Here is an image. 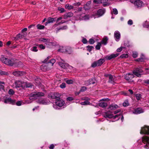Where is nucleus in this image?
<instances>
[{
    "label": "nucleus",
    "mask_w": 149,
    "mask_h": 149,
    "mask_svg": "<svg viewBox=\"0 0 149 149\" xmlns=\"http://www.w3.org/2000/svg\"><path fill=\"white\" fill-rule=\"evenodd\" d=\"M142 68L141 67L136 68L133 71V74L130 73L127 74L125 76V79L129 82H131L133 81L132 79L134 77V74L137 77H141L142 74L141 73L143 72Z\"/></svg>",
    "instance_id": "obj_1"
},
{
    "label": "nucleus",
    "mask_w": 149,
    "mask_h": 149,
    "mask_svg": "<svg viewBox=\"0 0 149 149\" xmlns=\"http://www.w3.org/2000/svg\"><path fill=\"white\" fill-rule=\"evenodd\" d=\"M140 133L146 135L143 137L142 141L143 143L146 144L145 148H149V126H144L142 127Z\"/></svg>",
    "instance_id": "obj_2"
},
{
    "label": "nucleus",
    "mask_w": 149,
    "mask_h": 149,
    "mask_svg": "<svg viewBox=\"0 0 149 149\" xmlns=\"http://www.w3.org/2000/svg\"><path fill=\"white\" fill-rule=\"evenodd\" d=\"M103 116L106 118H113V119L116 120H115L112 121V122H113L115 121L118 120L120 117L119 116H120V114H117L115 116H113V112L111 111L110 110H108L104 112H103Z\"/></svg>",
    "instance_id": "obj_3"
},
{
    "label": "nucleus",
    "mask_w": 149,
    "mask_h": 149,
    "mask_svg": "<svg viewBox=\"0 0 149 149\" xmlns=\"http://www.w3.org/2000/svg\"><path fill=\"white\" fill-rule=\"evenodd\" d=\"M56 60L54 59L50 60L45 64L42 65L41 66V69L43 71L49 70L50 67H52L55 63Z\"/></svg>",
    "instance_id": "obj_4"
},
{
    "label": "nucleus",
    "mask_w": 149,
    "mask_h": 149,
    "mask_svg": "<svg viewBox=\"0 0 149 149\" xmlns=\"http://www.w3.org/2000/svg\"><path fill=\"white\" fill-rule=\"evenodd\" d=\"M22 64V63L13 59H8L6 65L10 66H14L15 67H19Z\"/></svg>",
    "instance_id": "obj_5"
},
{
    "label": "nucleus",
    "mask_w": 149,
    "mask_h": 149,
    "mask_svg": "<svg viewBox=\"0 0 149 149\" xmlns=\"http://www.w3.org/2000/svg\"><path fill=\"white\" fill-rule=\"evenodd\" d=\"M56 105L53 104V107L56 109H59V108L57 106L61 107L65 105V103L64 101L61 99L60 98H58L56 99L55 102Z\"/></svg>",
    "instance_id": "obj_6"
},
{
    "label": "nucleus",
    "mask_w": 149,
    "mask_h": 149,
    "mask_svg": "<svg viewBox=\"0 0 149 149\" xmlns=\"http://www.w3.org/2000/svg\"><path fill=\"white\" fill-rule=\"evenodd\" d=\"M130 2L139 8H141L143 5V2L140 0H130Z\"/></svg>",
    "instance_id": "obj_7"
},
{
    "label": "nucleus",
    "mask_w": 149,
    "mask_h": 149,
    "mask_svg": "<svg viewBox=\"0 0 149 149\" xmlns=\"http://www.w3.org/2000/svg\"><path fill=\"white\" fill-rule=\"evenodd\" d=\"M44 95V94L43 93L40 92H36L33 93L31 95L30 97V100L36 99L38 97L43 96Z\"/></svg>",
    "instance_id": "obj_8"
},
{
    "label": "nucleus",
    "mask_w": 149,
    "mask_h": 149,
    "mask_svg": "<svg viewBox=\"0 0 149 149\" xmlns=\"http://www.w3.org/2000/svg\"><path fill=\"white\" fill-rule=\"evenodd\" d=\"M14 84L15 85V87L16 88L21 87L24 88L25 84L24 82L18 80L16 81Z\"/></svg>",
    "instance_id": "obj_9"
},
{
    "label": "nucleus",
    "mask_w": 149,
    "mask_h": 149,
    "mask_svg": "<svg viewBox=\"0 0 149 149\" xmlns=\"http://www.w3.org/2000/svg\"><path fill=\"white\" fill-rule=\"evenodd\" d=\"M58 60L59 61L64 62L60 57H58ZM58 64L63 69H66V68H67V66H68V63H64L61 62L60 61L58 62Z\"/></svg>",
    "instance_id": "obj_10"
},
{
    "label": "nucleus",
    "mask_w": 149,
    "mask_h": 149,
    "mask_svg": "<svg viewBox=\"0 0 149 149\" xmlns=\"http://www.w3.org/2000/svg\"><path fill=\"white\" fill-rule=\"evenodd\" d=\"M5 99H4V102L5 103H9L13 104L15 103V101L14 100H12L11 98H7L6 96H5Z\"/></svg>",
    "instance_id": "obj_11"
},
{
    "label": "nucleus",
    "mask_w": 149,
    "mask_h": 149,
    "mask_svg": "<svg viewBox=\"0 0 149 149\" xmlns=\"http://www.w3.org/2000/svg\"><path fill=\"white\" fill-rule=\"evenodd\" d=\"M144 112V110L141 108H138L133 110V113L135 114H139Z\"/></svg>",
    "instance_id": "obj_12"
},
{
    "label": "nucleus",
    "mask_w": 149,
    "mask_h": 149,
    "mask_svg": "<svg viewBox=\"0 0 149 149\" xmlns=\"http://www.w3.org/2000/svg\"><path fill=\"white\" fill-rule=\"evenodd\" d=\"M114 37L116 41H118L120 40V34L119 31H116L115 32Z\"/></svg>",
    "instance_id": "obj_13"
},
{
    "label": "nucleus",
    "mask_w": 149,
    "mask_h": 149,
    "mask_svg": "<svg viewBox=\"0 0 149 149\" xmlns=\"http://www.w3.org/2000/svg\"><path fill=\"white\" fill-rule=\"evenodd\" d=\"M119 55V54L117 53L116 54H112L106 56L105 57V59L107 60H110L111 59L115 58Z\"/></svg>",
    "instance_id": "obj_14"
},
{
    "label": "nucleus",
    "mask_w": 149,
    "mask_h": 149,
    "mask_svg": "<svg viewBox=\"0 0 149 149\" xmlns=\"http://www.w3.org/2000/svg\"><path fill=\"white\" fill-rule=\"evenodd\" d=\"M96 81V80L95 79H89L88 81H85V84L86 85L88 86L91 84H94Z\"/></svg>",
    "instance_id": "obj_15"
},
{
    "label": "nucleus",
    "mask_w": 149,
    "mask_h": 149,
    "mask_svg": "<svg viewBox=\"0 0 149 149\" xmlns=\"http://www.w3.org/2000/svg\"><path fill=\"white\" fill-rule=\"evenodd\" d=\"M118 107V106L116 104H111L108 108L109 109V110H110L112 112V111L115 110L116 108Z\"/></svg>",
    "instance_id": "obj_16"
},
{
    "label": "nucleus",
    "mask_w": 149,
    "mask_h": 149,
    "mask_svg": "<svg viewBox=\"0 0 149 149\" xmlns=\"http://www.w3.org/2000/svg\"><path fill=\"white\" fill-rule=\"evenodd\" d=\"M27 35L26 33H23V34L21 35L20 33L18 34L17 36L15 38V40H18L24 37Z\"/></svg>",
    "instance_id": "obj_17"
},
{
    "label": "nucleus",
    "mask_w": 149,
    "mask_h": 149,
    "mask_svg": "<svg viewBox=\"0 0 149 149\" xmlns=\"http://www.w3.org/2000/svg\"><path fill=\"white\" fill-rule=\"evenodd\" d=\"M24 74V72L19 71H16L13 72V74L16 76H22Z\"/></svg>",
    "instance_id": "obj_18"
},
{
    "label": "nucleus",
    "mask_w": 149,
    "mask_h": 149,
    "mask_svg": "<svg viewBox=\"0 0 149 149\" xmlns=\"http://www.w3.org/2000/svg\"><path fill=\"white\" fill-rule=\"evenodd\" d=\"M8 59V58H6L5 56L2 55L1 56L0 58V61L2 63L6 64Z\"/></svg>",
    "instance_id": "obj_19"
},
{
    "label": "nucleus",
    "mask_w": 149,
    "mask_h": 149,
    "mask_svg": "<svg viewBox=\"0 0 149 149\" xmlns=\"http://www.w3.org/2000/svg\"><path fill=\"white\" fill-rule=\"evenodd\" d=\"M55 19L56 18H53L51 17H48L47 19V21L45 23V25H46L49 23H53L55 22Z\"/></svg>",
    "instance_id": "obj_20"
},
{
    "label": "nucleus",
    "mask_w": 149,
    "mask_h": 149,
    "mask_svg": "<svg viewBox=\"0 0 149 149\" xmlns=\"http://www.w3.org/2000/svg\"><path fill=\"white\" fill-rule=\"evenodd\" d=\"M105 12V10L104 9H100L97 11V15L98 17H100L103 15Z\"/></svg>",
    "instance_id": "obj_21"
},
{
    "label": "nucleus",
    "mask_w": 149,
    "mask_h": 149,
    "mask_svg": "<svg viewBox=\"0 0 149 149\" xmlns=\"http://www.w3.org/2000/svg\"><path fill=\"white\" fill-rule=\"evenodd\" d=\"M73 13L72 12H68L65 13L63 15V19H66L73 16Z\"/></svg>",
    "instance_id": "obj_22"
},
{
    "label": "nucleus",
    "mask_w": 149,
    "mask_h": 149,
    "mask_svg": "<svg viewBox=\"0 0 149 149\" xmlns=\"http://www.w3.org/2000/svg\"><path fill=\"white\" fill-rule=\"evenodd\" d=\"M38 102L40 104H47L48 102L46 100L42 99L39 100L38 101Z\"/></svg>",
    "instance_id": "obj_23"
},
{
    "label": "nucleus",
    "mask_w": 149,
    "mask_h": 149,
    "mask_svg": "<svg viewBox=\"0 0 149 149\" xmlns=\"http://www.w3.org/2000/svg\"><path fill=\"white\" fill-rule=\"evenodd\" d=\"M145 59V57L144 55L142 54L140 58L136 59L135 60V61H137L143 62Z\"/></svg>",
    "instance_id": "obj_24"
},
{
    "label": "nucleus",
    "mask_w": 149,
    "mask_h": 149,
    "mask_svg": "<svg viewBox=\"0 0 149 149\" xmlns=\"http://www.w3.org/2000/svg\"><path fill=\"white\" fill-rule=\"evenodd\" d=\"M108 40V38L107 37H105L103 38L102 40L100 42L101 43V44H102L104 45H106L107 43V41Z\"/></svg>",
    "instance_id": "obj_25"
},
{
    "label": "nucleus",
    "mask_w": 149,
    "mask_h": 149,
    "mask_svg": "<svg viewBox=\"0 0 149 149\" xmlns=\"http://www.w3.org/2000/svg\"><path fill=\"white\" fill-rule=\"evenodd\" d=\"M39 40L41 42L45 43L46 45H47L48 42L49 41V39L48 38H41L39 39Z\"/></svg>",
    "instance_id": "obj_26"
},
{
    "label": "nucleus",
    "mask_w": 149,
    "mask_h": 149,
    "mask_svg": "<svg viewBox=\"0 0 149 149\" xmlns=\"http://www.w3.org/2000/svg\"><path fill=\"white\" fill-rule=\"evenodd\" d=\"M108 0H100V1L102 3H103V5L104 6H108L110 5V3L107 2Z\"/></svg>",
    "instance_id": "obj_27"
},
{
    "label": "nucleus",
    "mask_w": 149,
    "mask_h": 149,
    "mask_svg": "<svg viewBox=\"0 0 149 149\" xmlns=\"http://www.w3.org/2000/svg\"><path fill=\"white\" fill-rule=\"evenodd\" d=\"M114 77H113L112 75H109V82L111 84H114Z\"/></svg>",
    "instance_id": "obj_28"
},
{
    "label": "nucleus",
    "mask_w": 149,
    "mask_h": 149,
    "mask_svg": "<svg viewBox=\"0 0 149 149\" xmlns=\"http://www.w3.org/2000/svg\"><path fill=\"white\" fill-rule=\"evenodd\" d=\"M58 51L62 52H66V47L61 46L60 47L58 50Z\"/></svg>",
    "instance_id": "obj_29"
},
{
    "label": "nucleus",
    "mask_w": 149,
    "mask_h": 149,
    "mask_svg": "<svg viewBox=\"0 0 149 149\" xmlns=\"http://www.w3.org/2000/svg\"><path fill=\"white\" fill-rule=\"evenodd\" d=\"M99 106L102 108L105 107H107V104L106 102H101L99 103Z\"/></svg>",
    "instance_id": "obj_30"
},
{
    "label": "nucleus",
    "mask_w": 149,
    "mask_h": 149,
    "mask_svg": "<svg viewBox=\"0 0 149 149\" xmlns=\"http://www.w3.org/2000/svg\"><path fill=\"white\" fill-rule=\"evenodd\" d=\"M143 27L149 28V21H146L143 23Z\"/></svg>",
    "instance_id": "obj_31"
},
{
    "label": "nucleus",
    "mask_w": 149,
    "mask_h": 149,
    "mask_svg": "<svg viewBox=\"0 0 149 149\" xmlns=\"http://www.w3.org/2000/svg\"><path fill=\"white\" fill-rule=\"evenodd\" d=\"M97 65L98 66H101L102 64L104 62V61L103 59H100L98 61H97Z\"/></svg>",
    "instance_id": "obj_32"
},
{
    "label": "nucleus",
    "mask_w": 149,
    "mask_h": 149,
    "mask_svg": "<svg viewBox=\"0 0 149 149\" xmlns=\"http://www.w3.org/2000/svg\"><path fill=\"white\" fill-rule=\"evenodd\" d=\"M91 3V1H88L86 5H85L84 7V8L85 10H88L89 8V6Z\"/></svg>",
    "instance_id": "obj_33"
},
{
    "label": "nucleus",
    "mask_w": 149,
    "mask_h": 149,
    "mask_svg": "<svg viewBox=\"0 0 149 149\" xmlns=\"http://www.w3.org/2000/svg\"><path fill=\"white\" fill-rule=\"evenodd\" d=\"M65 8L66 9L71 10L74 7L72 6L69 4H67L65 6Z\"/></svg>",
    "instance_id": "obj_34"
},
{
    "label": "nucleus",
    "mask_w": 149,
    "mask_h": 149,
    "mask_svg": "<svg viewBox=\"0 0 149 149\" xmlns=\"http://www.w3.org/2000/svg\"><path fill=\"white\" fill-rule=\"evenodd\" d=\"M54 95V93H51L49 94L48 97L49 98L55 99L56 98V97Z\"/></svg>",
    "instance_id": "obj_35"
},
{
    "label": "nucleus",
    "mask_w": 149,
    "mask_h": 149,
    "mask_svg": "<svg viewBox=\"0 0 149 149\" xmlns=\"http://www.w3.org/2000/svg\"><path fill=\"white\" fill-rule=\"evenodd\" d=\"M66 53L70 54L71 52V48L69 46L66 47Z\"/></svg>",
    "instance_id": "obj_36"
},
{
    "label": "nucleus",
    "mask_w": 149,
    "mask_h": 149,
    "mask_svg": "<svg viewBox=\"0 0 149 149\" xmlns=\"http://www.w3.org/2000/svg\"><path fill=\"white\" fill-rule=\"evenodd\" d=\"M67 26H65L60 28H57L56 29L57 30H56V32H58V31L59 30H60L66 29H67Z\"/></svg>",
    "instance_id": "obj_37"
},
{
    "label": "nucleus",
    "mask_w": 149,
    "mask_h": 149,
    "mask_svg": "<svg viewBox=\"0 0 149 149\" xmlns=\"http://www.w3.org/2000/svg\"><path fill=\"white\" fill-rule=\"evenodd\" d=\"M47 45H49L55 46L56 45V43L55 42H50V39H49V41L48 42Z\"/></svg>",
    "instance_id": "obj_38"
},
{
    "label": "nucleus",
    "mask_w": 149,
    "mask_h": 149,
    "mask_svg": "<svg viewBox=\"0 0 149 149\" xmlns=\"http://www.w3.org/2000/svg\"><path fill=\"white\" fill-rule=\"evenodd\" d=\"M101 46V43L100 42H98L97 45L96 46L95 49L97 50H99L100 49Z\"/></svg>",
    "instance_id": "obj_39"
},
{
    "label": "nucleus",
    "mask_w": 149,
    "mask_h": 149,
    "mask_svg": "<svg viewBox=\"0 0 149 149\" xmlns=\"http://www.w3.org/2000/svg\"><path fill=\"white\" fill-rule=\"evenodd\" d=\"M129 105V103L127 100H125L123 103V105L124 107L128 106Z\"/></svg>",
    "instance_id": "obj_40"
},
{
    "label": "nucleus",
    "mask_w": 149,
    "mask_h": 149,
    "mask_svg": "<svg viewBox=\"0 0 149 149\" xmlns=\"http://www.w3.org/2000/svg\"><path fill=\"white\" fill-rule=\"evenodd\" d=\"M5 84V83L3 81H0V90L1 89H4V86L3 85Z\"/></svg>",
    "instance_id": "obj_41"
},
{
    "label": "nucleus",
    "mask_w": 149,
    "mask_h": 149,
    "mask_svg": "<svg viewBox=\"0 0 149 149\" xmlns=\"http://www.w3.org/2000/svg\"><path fill=\"white\" fill-rule=\"evenodd\" d=\"M36 26L37 29H42L45 28V26L44 25H40L39 24H38Z\"/></svg>",
    "instance_id": "obj_42"
},
{
    "label": "nucleus",
    "mask_w": 149,
    "mask_h": 149,
    "mask_svg": "<svg viewBox=\"0 0 149 149\" xmlns=\"http://www.w3.org/2000/svg\"><path fill=\"white\" fill-rule=\"evenodd\" d=\"M90 102L87 100H86L84 102H82L81 103V104L82 105H87L90 104Z\"/></svg>",
    "instance_id": "obj_43"
},
{
    "label": "nucleus",
    "mask_w": 149,
    "mask_h": 149,
    "mask_svg": "<svg viewBox=\"0 0 149 149\" xmlns=\"http://www.w3.org/2000/svg\"><path fill=\"white\" fill-rule=\"evenodd\" d=\"M97 61H95L91 64V66L92 67L94 68L96 66H98L97 65Z\"/></svg>",
    "instance_id": "obj_44"
},
{
    "label": "nucleus",
    "mask_w": 149,
    "mask_h": 149,
    "mask_svg": "<svg viewBox=\"0 0 149 149\" xmlns=\"http://www.w3.org/2000/svg\"><path fill=\"white\" fill-rule=\"evenodd\" d=\"M36 47H33L31 49V50L33 52H37L38 51V49H37Z\"/></svg>",
    "instance_id": "obj_45"
},
{
    "label": "nucleus",
    "mask_w": 149,
    "mask_h": 149,
    "mask_svg": "<svg viewBox=\"0 0 149 149\" xmlns=\"http://www.w3.org/2000/svg\"><path fill=\"white\" fill-rule=\"evenodd\" d=\"M24 83H25V84L24 85V88L26 87H30L31 86V84L30 83L25 82H24Z\"/></svg>",
    "instance_id": "obj_46"
},
{
    "label": "nucleus",
    "mask_w": 149,
    "mask_h": 149,
    "mask_svg": "<svg viewBox=\"0 0 149 149\" xmlns=\"http://www.w3.org/2000/svg\"><path fill=\"white\" fill-rule=\"evenodd\" d=\"M66 82L68 84H71L73 83V81L72 79L68 80L66 81Z\"/></svg>",
    "instance_id": "obj_47"
},
{
    "label": "nucleus",
    "mask_w": 149,
    "mask_h": 149,
    "mask_svg": "<svg viewBox=\"0 0 149 149\" xmlns=\"http://www.w3.org/2000/svg\"><path fill=\"white\" fill-rule=\"evenodd\" d=\"M89 18V17L88 15H85L82 17V19L83 20H86L88 19Z\"/></svg>",
    "instance_id": "obj_48"
},
{
    "label": "nucleus",
    "mask_w": 149,
    "mask_h": 149,
    "mask_svg": "<svg viewBox=\"0 0 149 149\" xmlns=\"http://www.w3.org/2000/svg\"><path fill=\"white\" fill-rule=\"evenodd\" d=\"M87 89V88L85 86H82L81 87L80 90V92H83L85 91Z\"/></svg>",
    "instance_id": "obj_49"
},
{
    "label": "nucleus",
    "mask_w": 149,
    "mask_h": 149,
    "mask_svg": "<svg viewBox=\"0 0 149 149\" xmlns=\"http://www.w3.org/2000/svg\"><path fill=\"white\" fill-rule=\"evenodd\" d=\"M87 50L89 52H91L92 49L94 48L92 46H87Z\"/></svg>",
    "instance_id": "obj_50"
},
{
    "label": "nucleus",
    "mask_w": 149,
    "mask_h": 149,
    "mask_svg": "<svg viewBox=\"0 0 149 149\" xmlns=\"http://www.w3.org/2000/svg\"><path fill=\"white\" fill-rule=\"evenodd\" d=\"M136 99L138 100H139L140 99L141 97V95L140 94H137L136 95Z\"/></svg>",
    "instance_id": "obj_51"
},
{
    "label": "nucleus",
    "mask_w": 149,
    "mask_h": 149,
    "mask_svg": "<svg viewBox=\"0 0 149 149\" xmlns=\"http://www.w3.org/2000/svg\"><path fill=\"white\" fill-rule=\"evenodd\" d=\"M0 74L1 75H8V72L1 70L0 71Z\"/></svg>",
    "instance_id": "obj_52"
},
{
    "label": "nucleus",
    "mask_w": 149,
    "mask_h": 149,
    "mask_svg": "<svg viewBox=\"0 0 149 149\" xmlns=\"http://www.w3.org/2000/svg\"><path fill=\"white\" fill-rule=\"evenodd\" d=\"M128 57V55L127 54H124L120 56V57L122 58H127Z\"/></svg>",
    "instance_id": "obj_53"
},
{
    "label": "nucleus",
    "mask_w": 149,
    "mask_h": 149,
    "mask_svg": "<svg viewBox=\"0 0 149 149\" xmlns=\"http://www.w3.org/2000/svg\"><path fill=\"white\" fill-rule=\"evenodd\" d=\"M113 13L115 15H117L118 13L117 9L116 8H113Z\"/></svg>",
    "instance_id": "obj_54"
},
{
    "label": "nucleus",
    "mask_w": 149,
    "mask_h": 149,
    "mask_svg": "<svg viewBox=\"0 0 149 149\" xmlns=\"http://www.w3.org/2000/svg\"><path fill=\"white\" fill-rule=\"evenodd\" d=\"M138 56V53L136 52H134L133 53L132 56L134 58H136Z\"/></svg>",
    "instance_id": "obj_55"
},
{
    "label": "nucleus",
    "mask_w": 149,
    "mask_h": 149,
    "mask_svg": "<svg viewBox=\"0 0 149 149\" xmlns=\"http://www.w3.org/2000/svg\"><path fill=\"white\" fill-rule=\"evenodd\" d=\"M66 86V84L65 83H63L61 84L60 86V87L61 88H63L65 87Z\"/></svg>",
    "instance_id": "obj_56"
},
{
    "label": "nucleus",
    "mask_w": 149,
    "mask_h": 149,
    "mask_svg": "<svg viewBox=\"0 0 149 149\" xmlns=\"http://www.w3.org/2000/svg\"><path fill=\"white\" fill-rule=\"evenodd\" d=\"M73 68V67H72V66L69 65L68 64V66H67V68H66V69H70V70L68 71H72V70Z\"/></svg>",
    "instance_id": "obj_57"
},
{
    "label": "nucleus",
    "mask_w": 149,
    "mask_h": 149,
    "mask_svg": "<svg viewBox=\"0 0 149 149\" xmlns=\"http://www.w3.org/2000/svg\"><path fill=\"white\" fill-rule=\"evenodd\" d=\"M8 93L10 95H13L14 93V92L12 89H10L8 91Z\"/></svg>",
    "instance_id": "obj_58"
},
{
    "label": "nucleus",
    "mask_w": 149,
    "mask_h": 149,
    "mask_svg": "<svg viewBox=\"0 0 149 149\" xmlns=\"http://www.w3.org/2000/svg\"><path fill=\"white\" fill-rule=\"evenodd\" d=\"M93 2L95 4H99L101 3L100 0H94L93 1Z\"/></svg>",
    "instance_id": "obj_59"
},
{
    "label": "nucleus",
    "mask_w": 149,
    "mask_h": 149,
    "mask_svg": "<svg viewBox=\"0 0 149 149\" xmlns=\"http://www.w3.org/2000/svg\"><path fill=\"white\" fill-rule=\"evenodd\" d=\"M89 43L91 44H93L95 42V41L92 39H90L89 40Z\"/></svg>",
    "instance_id": "obj_60"
},
{
    "label": "nucleus",
    "mask_w": 149,
    "mask_h": 149,
    "mask_svg": "<svg viewBox=\"0 0 149 149\" xmlns=\"http://www.w3.org/2000/svg\"><path fill=\"white\" fill-rule=\"evenodd\" d=\"M54 94H55V95L56 97V98L55 99H58V98H60L59 97V96H60V95L59 94H58V93H54Z\"/></svg>",
    "instance_id": "obj_61"
},
{
    "label": "nucleus",
    "mask_w": 149,
    "mask_h": 149,
    "mask_svg": "<svg viewBox=\"0 0 149 149\" xmlns=\"http://www.w3.org/2000/svg\"><path fill=\"white\" fill-rule=\"evenodd\" d=\"M58 10L60 11L61 13L64 12L65 10L64 8H58Z\"/></svg>",
    "instance_id": "obj_62"
},
{
    "label": "nucleus",
    "mask_w": 149,
    "mask_h": 149,
    "mask_svg": "<svg viewBox=\"0 0 149 149\" xmlns=\"http://www.w3.org/2000/svg\"><path fill=\"white\" fill-rule=\"evenodd\" d=\"M22 104V102L21 101H18L16 102V104L18 106H21Z\"/></svg>",
    "instance_id": "obj_63"
},
{
    "label": "nucleus",
    "mask_w": 149,
    "mask_h": 149,
    "mask_svg": "<svg viewBox=\"0 0 149 149\" xmlns=\"http://www.w3.org/2000/svg\"><path fill=\"white\" fill-rule=\"evenodd\" d=\"M38 46L41 49H45V47L42 45H39Z\"/></svg>",
    "instance_id": "obj_64"
}]
</instances>
